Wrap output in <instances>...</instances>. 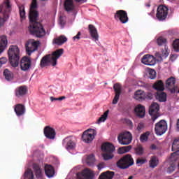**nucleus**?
I'll return each instance as SVG.
<instances>
[{
	"instance_id": "nucleus-1",
	"label": "nucleus",
	"mask_w": 179,
	"mask_h": 179,
	"mask_svg": "<svg viewBox=\"0 0 179 179\" xmlns=\"http://www.w3.org/2000/svg\"><path fill=\"white\" fill-rule=\"evenodd\" d=\"M29 31L33 36L38 38L45 36V30L41 23L37 22L38 12L37 11V0H32L29 9Z\"/></svg>"
},
{
	"instance_id": "nucleus-2",
	"label": "nucleus",
	"mask_w": 179,
	"mask_h": 179,
	"mask_svg": "<svg viewBox=\"0 0 179 179\" xmlns=\"http://www.w3.org/2000/svg\"><path fill=\"white\" fill-rule=\"evenodd\" d=\"M62 54H64V49L60 48L55 50L52 54L44 56L41 60V68H45V66H50V65L52 66H56L57 61L58 60V58L62 55Z\"/></svg>"
},
{
	"instance_id": "nucleus-3",
	"label": "nucleus",
	"mask_w": 179,
	"mask_h": 179,
	"mask_svg": "<svg viewBox=\"0 0 179 179\" xmlns=\"http://www.w3.org/2000/svg\"><path fill=\"white\" fill-rule=\"evenodd\" d=\"M8 59L13 68L19 66V61H20V50L16 45H11L8 51Z\"/></svg>"
},
{
	"instance_id": "nucleus-4",
	"label": "nucleus",
	"mask_w": 179,
	"mask_h": 179,
	"mask_svg": "<svg viewBox=\"0 0 179 179\" xmlns=\"http://www.w3.org/2000/svg\"><path fill=\"white\" fill-rule=\"evenodd\" d=\"M134 164L135 162L134 161V158H132V155H131V154H127L117 161V166L119 169L125 170L129 169L131 166H134Z\"/></svg>"
},
{
	"instance_id": "nucleus-5",
	"label": "nucleus",
	"mask_w": 179,
	"mask_h": 179,
	"mask_svg": "<svg viewBox=\"0 0 179 179\" xmlns=\"http://www.w3.org/2000/svg\"><path fill=\"white\" fill-rule=\"evenodd\" d=\"M120 145H129L132 142V134L129 131H123L117 136Z\"/></svg>"
},
{
	"instance_id": "nucleus-6",
	"label": "nucleus",
	"mask_w": 179,
	"mask_h": 179,
	"mask_svg": "<svg viewBox=\"0 0 179 179\" xmlns=\"http://www.w3.org/2000/svg\"><path fill=\"white\" fill-rule=\"evenodd\" d=\"M167 129V122L164 120H162L155 124V131L156 135H159L160 136L166 134Z\"/></svg>"
},
{
	"instance_id": "nucleus-7",
	"label": "nucleus",
	"mask_w": 179,
	"mask_h": 179,
	"mask_svg": "<svg viewBox=\"0 0 179 179\" xmlns=\"http://www.w3.org/2000/svg\"><path fill=\"white\" fill-rule=\"evenodd\" d=\"M96 135H97V131L95 129H88L83 132L82 139L85 143H90L94 139Z\"/></svg>"
},
{
	"instance_id": "nucleus-8",
	"label": "nucleus",
	"mask_w": 179,
	"mask_h": 179,
	"mask_svg": "<svg viewBox=\"0 0 179 179\" xmlns=\"http://www.w3.org/2000/svg\"><path fill=\"white\" fill-rule=\"evenodd\" d=\"M169 15V8L164 5H160L157 9L156 17L159 21L166 20Z\"/></svg>"
},
{
	"instance_id": "nucleus-9",
	"label": "nucleus",
	"mask_w": 179,
	"mask_h": 179,
	"mask_svg": "<svg viewBox=\"0 0 179 179\" xmlns=\"http://www.w3.org/2000/svg\"><path fill=\"white\" fill-rule=\"evenodd\" d=\"M114 18L115 20H120V23H122V24L128 23V20H129V18L128 17V13H127V11L124 10H117L115 13Z\"/></svg>"
},
{
	"instance_id": "nucleus-10",
	"label": "nucleus",
	"mask_w": 179,
	"mask_h": 179,
	"mask_svg": "<svg viewBox=\"0 0 179 179\" xmlns=\"http://www.w3.org/2000/svg\"><path fill=\"white\" fill-rule=\"evenodd\" d=\"M25 48L27 54L31 55L32 52L37 51V49L38 48V42L34 39H29L25 44Z\"/></svg>"
},
{
	"instance_id": "nucleus-11",
	"label": "nucleus",
	"mask_w": 179,
	"mask_h": 179,
	"mask_svg": "<svg viewBox=\"0 0 179 179\" xmlns=\"http://www.w3.org/2000/svg\"><path fill=\"white\" fill-rule=\"evenodd\" d=\"M172 151L173 153L171 155V160H178L179 159V137L173 141L172 145Z\"/></svg>"
},
{
	"instance_id": "nucleus-12",
	"label": "nucleus",
	"mask_w": 179,
	"mask_h": 179,
	"mask_svg": "<svg viewBox=\"0 0 179 179\" xmlns=\"http://www.w3.org/2000/svg\"><path fill=\"white\" fill-rule=\"evenodd\" d=\"M94 177V173L89 169H85L82 172L77 173V178L78 179H93Z\"/></svg>"
},
{
	"instance_id": "nucleus-13",
	"label": "nucleus",
	"mask_w": 179,
	"mask_h": 179,
	"mask_svg": "<svg viewBox=\"0 0 179 179\" xmlns=\"http://www.w3.org/2000/svg\"><path fill=\"white\" fill-rule=\"evenodd\" d=\"M157 44L162 47V45H164L165 50H162V55L163 57H169V48H167V39L163 36H159L157 39Z\"/></svg>"
},
{
	"instance_id": "nucleus-14",
	"label": "nucleus",
	"mask_w": 179,
	"mask_h": 179,
	"mask_svg": "<svg viewBox=\"0 0 179 179\" xmlns=\"http://www.w3.org/2000/svg\"><path fill=\"white\" fill-rule=\"evenodd\" d=\"M159 110H160V106L158 105L157 103H152L149 108V114L150 115H152V120L153 122L157 120V116L156 114L159 113Z\"/></svg>"
},
{
	"instance_id": "nucleus-15",
	"label": "nucleus",
	"mask_w": 179,
	"mask_h": 179,
	"mask_svg": "<svg viewBox=\"0 0 179 179\" xmlns=\"http://www.w3.org/2000/svg\"><path fill=\"white\" fill-rule=\"evenodd\" d=\"M141 62L144 65L153 66V65H156V58L153 55H145L141 59Z\"/></svg>"
},
{
	"instance_id": "nucleus-16",
	"label": "nucleus",
	"mask_w": 179,
	"mask_h": 179,
	"mask_svg": "<svg viewBox=\"0 0 179 179\" xmlns=\"http://www.w3.org/2000/svg\"><path fill=\"white\" fill-rule=\"evenodd\" d=\"M30 66H31V59L30 57H24L20 61L21 70L26 72L30 69Z\"/></svg>"
},
{
	"instance_id": "nucleus-17",
	"label": "nucleus",
	"mask_w": 179,
	"mask_h": 179,
	"mask_svg": "<svg viewBox=\"0 0 179 179\" xmlns=\"http://www.w3.org/2000/svg\"><path fill=\"white\" fill-rule=\"evenodd\" d=\"M43 134L47 139H55V129L50 126H46L43 129Z\"/></svg>"
},
{
	"instance_id": "nucleus-18",
	"label": "nucleus",
	"mask_w": 179,
	"mask_h": 179,
	"mask_svg": "<svg viewBox=\"0 0 179 179\" xmlns=\"http://www.w3.org/2000/svg\"><path fill=\"white\" fill-rule=\"evenodd\" d=\"M27 94V87L25 85H21L18 87H17L15 90V96L18 99H20V97H23L24 96H26Z\"/></svg>"
},
{
	"instance_id": "nucleus-19",
	"label": "nucleus",
	"mask_w": 179,
	"mask_h": 179,
	"mask_svg": "<svg viewBox=\"0 0 179 179\" xmlns=\"http://www.w3.org/2000/svg\"><path fill=\"white\" fill-rule=\"evenodd\" d=\"M113 89L115 90V97L113 100V104H117L118 100H120V96L121 95V85L120 83L114 84Z\"/></svg>"
},
{
	"instance_id": "nucleus-20",
	"label": "nucleus",
	"mask_w": 179,
	"mask_h": 179,
	"mask_svg": "<svg viewBox=\"0 0 179 179\" xmlns=\"http://www.w3.org/2000/svg\"><path fill=\"white\" fill-rule=\"evenodd\" d=\"M88 30L92 38H93L94 41H99V32L97 31L96 27L90 24L88 25Z\"/></svg>"
},
{
	"instance_id": "nucleus-21",
	"label": "nucleus",
	"mask_w": 179,
	"mask_h": 179,
	"mask_svg": "<svg viewBox=\"0 0 179 179\" xmlns=\"http://www.w3.org/2000/svg\"><path fill=\"white\" fill-rule=\"evenodd\" d=\"M101 149L103 152L113 153L114 150H115V147L113 143L106 142L102 144Z\"/></svg>"
},
{
	"instance_id": "nucleus-22",
	"label": "nucleus",
	"mask_w": 179,
	"mask_h": 179,
	"mask_svg": "<svg viewBox=\"0 0 179 179\" xmlns=\"http://www.w3.org/2000/svg\"><path fill=\"white\" fill-rule=\"evenodd\" d=\"M63 145H66V149H67V150L75 149V147L76 146V143H75V141H73L71 137L64 138L63 140Z\"/></svg>"
},
{
	"instance_id": "nucleus-23",
	"label": "nucleus",
	"mask_w": 179,
	"mask_h": 179,
	"mask_svg": "<svg viewBox=\"0 0 179 179\" xmlns=\"http://www.w3.org/2000/svg\"><path fill=\"white\" fill-rule=\"evenodd\" d=\"M134 113L139 118H143V117H145V114H146L145 106L141 104L137 105L134 108Z\"/></svg>"
},
{
	"instance_id": "nucleus-24",
	"label": "nucleus",
	"mask_w": 179,
	"mask_h": 179,
	"mask_svg": "<svg viewBox=\"0 0 179 179\" xmlns=\"http://www.w3.org/2000/svg\"><path fill=\"white\" fill-rule=\"evenodd\" d=\"M14 111L17 117H22V115H24V113H26V107H24V105L18 103L15 106Z\"/></svg>"
},
{
	"instance_id": "nucleus-25",
	"label": "nucleus",
	"mask_w": 179,
	"mask_h": 179,
	"mask_svg": "<svg viewBox=\"0 0 179 179\" xmlns=\"http://www.w3.org/2000/svg\"><path fill=\"white\" fill-rule=\"evenodd\" d=\"M12 6H10V2L9 1V0H6L3 5L0 6V13L1 12L4 11L6 16L9 17L8 13L10 12Z\"/></svg>"
},
{
	"instance_id": "nucleus-26",
	"label": "nucleus",
	"mask_w": 179,
	"mask_h": 179,
	"mask_svg": "<svg viewBox=\"0 0 179 179\" xmlns=\"http://www.w3.org/2000/svg\"><path fill=\"white\" fill-rule=\"evenodd\" d=\"M64 8L66 12H73L75 10V4L73 3V0H65Z\"/></svg>"
},
{
	"instance_id": "nucleus-27",
	"label": "nucleus",
	"mask_w": 179,
	"mask_h": 179,
	"mask_svg": "<svg viewBox=\"0 0 179 179\" xmlns=\"http://www.w3.org/2000/svg\"><path fill=\"white\" fill-rule=\"evenodd\" d=\"M134 99L138 101H142L146 99V93L142 90H138L134 93Z\"/></svg>"
},
{
	"instance_id": "nucleus-28",
	"label": "nucleus",
	"mask_w": 179,
	"mask_h": 179,
	"mask_svg": "<svg viewBox=\"0 0 179 179\" xmlns=\"http://www.w3.org/2000/svg\"><path fill=\"white\" fill-rule=\"evenodd\" d=\"M8 45V38L5 35L0 36V54H2Z\"/></svg>"
},
{
	"instance_id": "nucleus-29",
	"label": "nucleus",
	"mask_w": 179,
	"mask_h": 179,
	"mask_svg": "<svg viewBox=\"0 0 179 179\" xmlns=\"http://www.w3.org/2000/svg\"><path fill=\"white\" fill-rule=\"evenodd\" d=\"M32 167L36 178H41V177H43V171L41 170L40 165L34 163L33 164Z\"/></svg>"
},
{
	"instance_id": "nucleus-30",
	"label": "nucleus",
	"mask_w": 179,
	"mask_h": 179,
	"mask_svg": "<svg viewBox=\"0 0 179 179\" xmlns=\"http://www.w3.org/2000/svg\"><path fill=\"white\" fill-rule=\"evenodd\" d=\"M45 174L49 178H51V177H54V175L55 174V171L54 170V167L48 164L45 165Z\"/></svg>"
},
{
	"instance_id": "nucleus-31",
	"label": "nucleus",
	"mask_w": 179,
	"mask_h": 179,
	"mask_svg": "<svg viewBox=\"0 0 179 179\" xmlns=\"http://www.w3.org/2000/svg\"><path fill=\"white\" fill-rule=\"evenodd\" d=\"M68 41V38L66 36L62 35L53 40V44H56V45H62V44H65Z\"/></svg>"
},
{
	"instance_id": "nucleus-32",
	"label": "nucleus",
	"mask_w": 179,
	"mask_h": 179,
	"mask_svg": "<svg viewBox=\"0 0 179 179\" xmlns=\"http://www.w3.org/2000/svg\"><path fill=\"white\" fill-rule=\"evenodd\" d=\"M152 87L155 89V90H157V92H164V83L162 80H159L153 84Z\"/></svg>"
},
{
	"instance_id": "nucleus-33",
	"label": "nucleus",
	"mask_w": 179,
	"mask_h": 179,
	"mask_svg": "<svg viewBox=\"0 0 179 179\" xmlns=\"http://www.w3.org/2000/svg\"><path fill=\"white\" fill-rule=\"evenodd\" d=\"M156 99L159 100L160 103L167 101V94L166 92L158 91L155 95Z\"/></svg>"
},
{
	"instance_id": "nucleus-34",
	"label": "nucleus",
	"mask_w": 179,
	"mask_h": 179,
	"mask_svg": "<svg viewBox=\"0 0 179 179\" xmlns=\"http://www.w3.org/2000/svg\"><path fill=\"white\" fill-rule=\"evenodd\" d=\"M158 165H159V158H157V157L156 156L151 157L149 161V167H150V169H155L157 167Z\"/></svg>"
},
{
	"instance_id": "nucleus-35",
	"label": "nucleus",
	"mask_w": 179,
	"mask_h": 179,
	"mask_svg": "<svg viewBox=\"0 0 179 179\" xmlns=\"http://www.w3.org/2000/svg\"><path fill=\"white\" fill-rule=\"evenodd\" d=\"M114 174V172L107 171L106 172L101 173L98 179H113Z\"/></svg>"
},
{
	"instance_id": "nucleus-36",
	"label": "nucleus",
	"mask_w": 179,
	"mask_h": 179,
	"mask_svg": "<svg viewBox=\"0 0 179 179\" xmlns=\"http://www.w3.org/2000/svg\"><path fill=\"white\" fill-rule=\"evenodd\" d=\"M166 86L169 89L175 87L176 86V78L174 77H170L166 81Z\"/></svg>"
},
{
	"instance_id": "nucleus-37",
	"label": "nucleus",
	"mask_w": 179,
	"mask_h": 179,
	"mask_svg": "<svg viewBox=\"0 0 179 179\" xmlns=\"http://www.w3.org/2000/svg\"><path fill=\"white\" fill-rule=\"evenodd\" d=\"M170 160L172 162L168 165V167L166 169V172L169 173V174H171V173H173L174 170H176V162H177V160H171V158H170Z\"/></svg>"
},
{
	"instance_id": "nucleus-38",
	"label": "nucleus",
	"mask_w": 179,
	"mask_h": 179,
	"mask_svg": "<svg viewBox=\"0 0 179 179\" xmlns=\"http://www.w3.org/2000/svg\"><path fill=\"white\" fill-rule=\"evenodd\" d=\"M131 149H132V145L121 147L118 148L117 152L119 153V155H124V153H128V152H129Z\"/></svg>"
},
{
	"instance_id": "nucleus-39",
	"label": "nucleus",
	"mask_w": 179,
	"mask_h": 179,
	"mask_svg": "<svg viewBox=\"0 0 179 179\" xmlns=\"http://www.w3.org/2000/svg\"><path fill=\"white\" fill-rule=\"evenodd\" d=\"M3 76L6 80H12V79H13V73L12 71H9V69H6L4 70Z\"/></svg>"
},
{
	"instance_id": "nucleus-40",
	"label": "nucleus",
	"mask_w": 179,
	"mask_h": 179,
	"mask_svg": "<svg viewBox=\"0 0 179 179\" xmlns=\"http://www.w3.org/2000/svg\"><path fill=\"white\" fill-rule=\"evenodd\" d=\"M24 178L34 179V173H33V171L30 169H27L24 173Z\"/></svg>"
},
{
	"instance_id": "nucleus-41",
	"label": "nucleus",
	"mask_w": 179,
	"mask_h": 179,
	"mask_svg": "<svg viewBox=\"0 0 179 179\" xmlns=\"http://www.w3.org/2000/svg\"><path fill=\"white\" fill-rule=\"evenodd\" d=\"M134 152L137 156H143V153H145V149L142 145H138L134 148Z\"/></svg>"
},
{
	"instance_id": "nucleus-42",
	"label": "nucleus",
	"mask_w": 179,
	"mask_h": 179,
	"mask_svg": "<svg viewBox=\"0 0 179 179\" xmlns=\"http://www.w3.org/2000/svg\"><path fill=\"white\" fill-rule=\"evenodd\" d=\"M18 8L21 19H26V11L24 10V6L23 4H21L18 6Z\"/></svg>"
},
{
	"instance_id": "nucleus-43",
	"label": "nucleus",
	"mask_w": 179,
	"mask_h": 179,
	"mask_svg": "<svg viewBox=\"0 0 179 179\" xmlns=\"http://www.w3.org/2000/svg\"><path fill=\"white\" fill-rule=\"evenodd\" d=\"M95 159L94 155H90L87 157L86 163L88 166H93L94 164Z\"/></svg>"
},
{
	"instance_id": "nucleus-44",
	"label": "nucleus",
	"mask_w": 179,
	"mask_h": 179,
	"mask_svg": "<svg viewBox=\"0 0 179 179\" xmlns=\"http://www.w3.org/2000/svg\"><path fill=\"white\" fill-rule=\"evenodd\" d=\"M109 110H106L98 120L97 124H100V122H104L106 120H107V117H108Z\"/></svg>"
},
{
	"instance_id": "nucleus-45",
	"label": "nucleus",
	"mask_w": 179,
	"mask_h": 179,
	"mask_svg": "<svg viewBox=\"0 0 179 179\" xmlns=\"http://www.w3.org/2000/svg\"><path fill=\"white\" fill-rule=\"evenodd\" d=\"M102 157L103 160H111V159L114 157V154H113V152H104L102 155Z\"/></svg>"
},
{
	"instance_id": "nucleus-46",
	"label": "nucleus",
	"mask_w": 179,
	"mask_h": 179,
	"mask_svg": "<svg viewBox=\"0 0 179 179\" xmlns=\"http://www.w3.org/2000/svg\"><path fill=\"white\" fill-rule=\"evenodd\" d=\"M173 48L176 52H179V39H176L173 41Z\"/></svg>"
},
{
	"instance_id": "nucleus-47",
	"label": "nucleus",
	"mask_w": 179,
	"mask_h": 179,
	"mask_svg": "<svg viewBox=\"0 0 179 179\" xmlns=\"http://www.w3.org/2000/svg\"><path fill=\"white\" fill-rule=\"evenodd\" d=\"M149 78L150 79H155L156 78V71L150 69L149 71Z\"/></svg>"
},
{
	"instance_id": "nucleus-48",
	"label": "nucleus",
	"mask_w": 179,
	"mask_h": 179,
	"mask_svg": "<svg viewBox=\"0 0 179 179\" xmlns=\"http://www.w3.org/2000/svg\"><path fill=\"white\" fill-rule=\"evenodd\" d=\"M145 162L146 159L138 158L136 161V164H139L140 166H142V164H145Z\"/></svg>"
},
{
	"instance_id": "nucleus-49",
	"label": "nucleus",
	"mask_w": 179,
	"mask_h": 179,
	"mask_svg": "<svg viewBox=\"0 0 179 179\" xmlns=\"http://www.w3.org/2000/svg\"><path fill=\"white\" fill-rule=\"evenodd\" d=\"M64 99H66L65 96H61V97H59V98H55L53 96H51L50 97V100L51 101H62V100H64Z\"/></svg>"
},
{
	"instance_id": "nucleus-50",
	"label": "nucleus",
	"mask_w": 179,
	"mask_h": 179,
	"mask_svg": "<svg viewBox=\"0 0 179 179\" xmlns=\"http://www.w3.org/2000/svg\"><path fill=\"white\" fill-rule=\"evenodd\" d=\"M140 140L141 142H146V141H148V135L146 134H143L140 136Z\"/></svg>"
},
{
	"instance_id": "nucleus-51",
	"label": "nucleus",
	"mask_w": 179,
	"mask_h": 179,
	"mask_svg": "<svg viewBox=\"0 0 179 179\" xmlns=\"http://www.w3.org/2000/svg\"><path fill=\"white\" fill-rule=\"evenodd\" d=\"M59 24L62 27H64L65 26V20H64V17H59Z\"/></svg>"
},
{
	"instance_id": "nucleus-52",
	"label": "nucleus",
	"mask_w": 179,
	"mask_h": 179,
	"mask_svg": "<svg viewBox=\"0 0 179 179\" xmlns=\"http://www.w3.org/2000/svg\"><path fill=\"white\" fill-rule=\"evenodd\" d=\"M8 62V59L6 57L0 58V64L2 65H5Z\"/></svg>"
},
{
	"instance_id": "nucleus-53",
	"label": "nucleus",
	"mask_w": 179,
	"mask_h": 179,
	"mask_svg": "<svg viewBox=\"0 0 179 179\" xmlns=\"http://www.w3.org/2000/svg\"><path fill=\"white\" fill-rule=\"evenodd\" d=\"M80 36H82V34L80 33V31H79L77 35H76L75 36L73 37V39L77 40L78 41H79V40H80Z\"/></svg>"
},
{
	"instance_id": "nucleus-54",
	"label": "nucleus",
	"mask_w": 179,
	"mask_h": 179,
	"mask_svg": "<svg viewBox=\"0 0 179 179\" xmlns=\"http://www.w3.org/2000/svg\"><path fill=\"white\" fill-rule=\"evenodd\" d=\"M5 22H6L5 18L0 17V27H2V26H3V24H5Z\"/></svg>"
},
{
	"instance_id": "nucleus-55",
	"label": "nucleus",
	"mask_w": 179,
	"mask_h": 179,
	"mask_svg": "<svg viewBox=\"0 0 179 179\" xmlns=\"http://www.w3.org/2000/svg\"><path fill=\"white\" fill-rule=\"evenodd\" d=\"M145 127V125L143 124V123H140L138 126H137V129L138 131H141V129H143V128Z\"/></svg>"
},
{
	"instance_id": "nucleus-56",
	"label": "nucleus",
	"mask_w": 179,
	"mask_h": 179,
	"mask_svg": "<svg viewBox=\"0 0 179 179\" xmlns=\"http://www.w3.org/2000/svg\"><path fill=\"white\" fill-rule=\"evenodd\" d=\"M98 170H101V169H104V164L100 163L97 165Z\"/></svg>"
},
{
	"instance_id": "nucleus-57",
	"label": "nucleus",
	"mask_w": 179,
	"mask_h": 179,
	"mask_svg": "<svg viewBox=\"0 0 179 179\" xmlns=\"http://www.w3.org/2000/svg\"><path fill=\"white\" fill-rule=\"evenodd\" d=\"M147 97H148V99H150V100H152V99H153V94L148 92L147 94Z\"/></svg>"
},
{
	"instance_id": "nucleus-58",
	"label": "nucleus",
	"mask_w": 179,
	"mask_h": 179,
	"mask_svg": "<svg viewBox=\"0 0 179 179\" xmlns=\"http://www.w3.org/2000/svg\"><path fill=\"white\" fill-rule=\"evenodd\" d=\"M151 149H152V150L156 149V145H151Z\"/></svg>"
},
{
	"instance_id": "nucleus-59",
	"label": "nucleus",
	"mask_w": 179,
	"mask_h": 179,
	"mask_svg": "<svg viewBox=\"0 0 179 179\" xmlns=\"http://www.w3.org/2000/svg\"><path fill=\"white\" fill-rule=\"evenodd\" d=\"M76 1V2H83V1H85V0H75Z\"/></svg>"
},
{
	"instance_id": "nucleus-60",
	"label": "nucleus",
	"mask_w": 179,
	"mask_h": 179,
	"mask_svg": "<svg viewBox=\"0 0 179 179\" xmlns=\"http://www.w3.org/2000/svg\"><path fill=\"white\" fill-rule=\"evenodd\" d=\"M132 178H134V177L129 176L128 179H132Z\"/></svg>"
},
{
	"instance_id": "nucleus-61",
	"label": "nucleus",
	"mask_w": 179,
	"mask_h": 179,
	"mask_svg": "<svg viewBox=\"0 0 179 179\" xmlns=\"http://www.w3.org/2000/svg\"><path fill=\"white\" fill-rule=\"evenodd\" d=\"M158 58H160V59H162V56L158 57Z\"/></svg>"
},
{
	"instance_id": "nucleus-62",
	"label": "nucleus",
	"mask_w": 179,
	"mask_h": 179,
	"mask_svg": "<svg viewBox=\"0 0 179 179\" xmlns=\"http://www.w3.org/2000/svg\"><path fill=\"white\" fill-rule=\"evenodd\" d=\"M148 6H150V5H148Z\"/></svg>"
}]
</instances>
